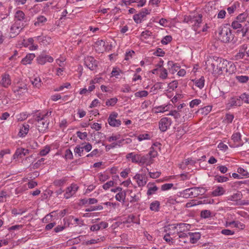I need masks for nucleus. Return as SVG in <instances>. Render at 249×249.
<instances>
[{"mask_svg":"<svg viewBox=\"0 0 249 249\" xmlns=\"http://www.w3.org/2000/svg\"><path fill=\"white\" fill-rule=\"evenodd\" d=\"M51 111L47 112L43 115L36 116L35 121L37 122L36 125L40 132H44L48 127L49 122L46 120V116L51 115Z\"/></svg>","mask_w":249,"mask_h":249,"instance_id":"nucleus-1","label":"nucleus"},{"mask_svg":"<svg viewBox=\"0 0 249 249\" xmlns=\"http://www.w3.org/2000/svg\"><path fill=\"white\" fill-rule=\"evenodd\" d=\"M206 189L203 187H193L186 189L181 192V195L184 198L189 197H196L200 195H204Z\"/></svg>","mask_w":249,"mask_h":249,"instance_id":"nucleus-2","label":"nucleus"},{"mask_svg":"<svg viewBox=\"0 0 249 249\" xmlns=\"http://www.w3.org/2000/svg\"><path fill=\"white\" fill-rule=\"evenodd\" d=\"M219 61H220V58L216 56L208 57L205 62L206 69L209 71L218 73L217 67H220V66H218L219 63H220Z\"/></svg>","mask_w":249,"mask_h":249,"instance_id":"nucleus-3","label":"nucleus"},{"mask_svg":"<svg viewBox=\"0 0 249 249\" xmlns=\"http://www.w3.org/2000/svg\"><path fill=\"white\" fill-rule=\"evenodd\" d=\"M218 38L224 43H228L233 39V35L230 29L224 27L219 32Z\"/></svg>","mask_w":249,"mask_h":249,"instance_id":"nucleus-4","label":"nucleus"},{"mask_svg":"<svg viewBox=\"0 0 249 249\" xmlns=\"http://www.w3.org/2000/svg\"><path fill=\"white\" fill-rule=\"evenodd\" d=\"M202 15L201 14H194L193 15L185 16L184 22L192 24L193 26H199L202 21Z\"/></svg>","mask_w":249,"mask_h":249,"instance_id":"nucleus-5","label":"nucleus"},{"mask_svg":"<svg viewBox=\"0 0 249 249\" xmlns=\"http://www.w3.org/2000/svg\"><path fill=\"white\" fill-rule=\"evenodd\" d=\"M231 27L234 30H237L238 33H241L243 37L245 36L249 31V26L246 25L245 22H238L236 20L231 23Z\"/></svg>","mask_w":249,"mask_h":249,"instance_id":"nucleus-6","label":"nucleus"},{"mask_svg":"<svg viewBox=\"0 0 249 249\" xmlns=\"http://www.w3.org/2000/svg\"><path fill=\"white\" fill-rule=\"evenodd\" d=\"M26 25V24H24L23 22L21 23L16 21L10 28L11 36H13V37L17 36Z\"/></svg>","mask_w":249,"mask_h":249,"instance_id":"nucleus-7","label":"nucleus"},{"mask_svg":"<svg viewBox=\"0 0 249 249\" xmlns=\"http://www.w3.org/2000/svg\"><path fill=\"white\" fill-rule=\"evenodd\" d=\"M190 228V225L186 223H179L177 225L173 224L168 226L169 230L177 229L178 233H185L184 232L189 230Z\"/></svg>","mask_w":249,"mask_h":249,"instance_id":"nucleus-8","label":"nucleus"},{"mask_svg":"<svg viewBox=\"0 0 249 249\" xmlns=\"http://www.w3.org/2000/svg\"><path fill=\"white\" fill-rule=\"evenodd\" d=\"M14 92L19 96H21L27 92V85L25 83H18L13 88Z\"/></svg>","mask_w":249,"mask_h":249,"instance_id":"nucleus-9","label":"nucleus"},{"mask_svg":"<svg viewBox=\"0 0 249 249\" xmlns=\"http://www.w3.org/2000/svg\"><path fill=\"white\" fill-rule=\"evenodd\" d=\"M189 236L188 232L177 233L174 236L175 242H177L180 246H183V244L189 242Z\"/></svg>","mask_w":249,"mask_h":249,"instance_id":"nucleus-10","label":"nucleus"},{"mask_svg":"<svg viewBox=\"0 0 249 249\" xmlns=\"http://www.w3.org/2000/svg\"><path fill=\"white\" fill-rule=\"evenodd\" d=\"M172 123V122L170 118L163 117L160 120L159 123V128L161 131L165 132L169 128Z\"/></svg>","mask_w":249,"mask_h":249,"instance_id":"nucleus-11","label":"nucleus"},{"mask_svg":"<svg viewBox=\"0 0 249 249\" xmlns=\"http://www.w3.org/2000/svg\"><path fill=\"white\" fill-rule=\"evenodd\" d=\"M118 114L116 112L111 113L108 118V123L110 126L118 127L121 124V121L120 120L116 119Z\"/></svg>","mask_w":249,"mask_h":249,"instance_id":"nucleus-12","label":"nucleus"},{"mask_svg":"<svg viewBox=\"0 0 249 249\" xmlns=\"http://www.w3.org/2000/svg\"><path fill=\"white\" fill-rule=\"evenodd\" d=\"M86 66L90 70H94L97 67V61L92 56H87L85 59Z\"/></svg>","mask_w":249,"mask_h":249,"instance_id":"nucleus-13","label":"nucleus"},{"mask_svg":"<svg viewBox=\"0 0 249 249\" xmlns=\"http://www.w3.org/2000/svg\"><path fill=\"white\" fill-rule=\"evenodd\" d=\"M78 189V186L75 184H71V185L67 187L66 192L64 195V197L68 199L74 195Z\"/></svg>","mask_w":249,"mask_h":249,"instance_id":"nucleus-14","label":"nucleus"},{"mask_svg":"<svg viewBox=\"0 0 249 249\" xmlns=\"http://www.w3.org/2000/svg\"><path fill=\"white\" fill-rule=\"evenodd\" d=\"M11 84V80L9 74L5 73L1 75V79L0 81V86L7 88Z\"/></svg>","mask_w":249,"mask_h":249,"instance_id":"nucleus-15","label":"nucleus"},{"mask_svg":"<svg viewBox=\"0 0 249 249\" xmlns=\"http://www.w3.org/2000/svg\"><path fill=\"white\" fill-rule=\"evenodd\" d=\"M134 178L136 180L139 187L144 186L147 182V177L145 174H136Z\"/></svg>","mask_w":249,"mask_h":249,"instance_id":"nucleus-16","label":"nucleus"},{"mask_svg":"<svg viewBox=\"0 0 249 249\" xmlns=\"http://www.w3.org/2000/svg\"><path fill=\"white\" fill-rule=\"evenodd\" d=\"M29 154V150L23 148H18L14 154L13 155V159H16L18 158H21Z\"/></svg>","mask_w":249,"mask_h":249,"instance_id":"nucleus-17","label":"nucleus"},{"mask_svg":"<svg viewBox=\"0 0 249 249\" xmlns=\"http://www.w3.org/2000/svg\"><path fill=\"white\" fill-rule=\"evenodd\" d=\"M15 18L17 19L16 21L18 22H23L24 24H26L27 21V18L25 17L24 13L20 10H18L15 15Z\"/></svg>","mask_w":249,"mask_h":249,"instance_id":"nucleus-18","label":"nucleus"},{"mask_svg":"<svg viewBox=\"0 0 249 249\" xmlns=\"http://www.w3.org/2000/svg\"><path fill=\"white\" fill-rule=\"evenodd\" d=\"M37 60L39 64L44 65L46 62H52L53 61V58L48 55H41L37 57Z\"/></svg>","mask_w":249,"mask_h":249,"instance_id":"nucleus-19","label":"nucleus"},{"mask_svg":"<svg viewBox=\"0 0 249 249\" xmlns=\"http://www.w3.org/2000/svg\"><path fill=\"white\" fill-rule=\"evenodd\" d=\"M189 242L191 243H196L200 238V234L199 232H188Z\"/></svg>","mask_w":249,"mask_h":249,"instance_id":"nucleus-20","label":"nucleus"},{"mask_svg":"<svg viewBox=\"0 0 249 249\" xmlns=\"http://www.w3.org/2000/svg\"><path fill=\"white\" fill-rule=\"evenodd\" d=\"M140 154H136L134 152H131L128 153L126 156V158L128 160H131V161L133 163H139V160L140 158Z\"/></svg>","mask_w":249,"mask_h":249,"instance_id":"nucleus-21","label":"nucleus"},{"mask_svg":"<svg viewBox=\"0 0 249 249\" xmlns=\"http://www.w3.org/2000/svg\"><path fill=\"white\" fill-rule=\"evenodd\" d=\"M248 17V14L245 13H243L242 14H240L239 16H238L236 19L235 20L237 21V22H245V24L247 26H249V22L248 21H247V18Z\"/></svg>","mask_w":249,"mask_h":249,"instance_id":"nucleus-22","label":"nucleus"},{"mask_svg":"<svg viewBox=\"0 0 249 249\" xmlns=\"http://www.w3.org/2000/svg\"><path fill=\"white\" fill-rule=\"evenodd\" d=\"M35 54L34 53H29L26 55V56L22 59L21 63L23 65H27L28 64H31L32 61L35 57Z\"/></svg>","mask_w":249,"mask_h":249,"instance_id":"nucleus-23","label":"nucleus"},{"mask_svg":"<svg viewBox=\"0 0 249 249\" xmlns=\"http://www.w3.org/2000/svg\"><path fill=\"white\" fill-rule=\"evenodd\" d=\"M30 126L28 124H23L20 128L18 135L19 137H24L28 133L29 130Z\"/></svg>","mask_w":249,"mask_h":249,"instance_id":"nucleus-24","label":"nucleus"},{"mask_svg":"<svg viewBox=\"0 0 249 249\" xmlns=\"http://www.w3.org/2000/svg\"><path fill=\"white\" fill-rule=\"evenodd\" d=\"M225 192V190L222 187L218 186L215 188L212 194L213 196H222Z\"/></svg>","mask_w":249,"mask_h":249,"instance_id":"nucleus-25","label":"nucleus"},{"mask_svg":"<svg viewBox=\"0 0 249 249\" xmlns=\"http://www.w3.org/2000/svg\"><path fill=\"white\" fill-rule=\"evenodd\" d=\"M46 21L47 18L45 17L39 16L36 18V20L35 22L34 25L36 26H40L46 22Z\"/></svg>","mask_w":249,"mask_h":249,"instance_id":"nucleus-26","label":"nucleus"},{"mask_svg":"<svg viewBox=\"0 0 249 249\" xmlns=\"http://www.w3.org/2000/svg\"><path fill=\"white\" fill-rule=\"evenodd\" d=\"M147 187L148 188V190L147 192V195L148 196H150L154 194L156 191L158 190V187L154 185L153 184L148 183L147 185Z\"/></svg>","mask_w":249,"mask_h":249,"instance_id":"nucleus-27","label":"nucleus"},{"mask_svg":"<svg viewBox=\"0 0 249 249\" xmlns=\"http://www.w3.org/2000/svg\"><path fill=\"white\" fill-rule=\"evenodd\" d=\"M126 197V193L124 191L117 193L115 196L117 200L120 202H124Z\"/></svg>","mask_w":249,"mask_h":249,"instance_id":"nucleus-28","label":"nucleus"},{"mask_svg":"<svg viewBox=\"0 0 249 249\" xmlns=\"http://www.w3.org/2000/svg\"><path fill=\"white\" fill-rule=\"evenodd\" d=\"M160 203L158 201H154L150 205V209L152 211L158 212L160 210Z\"/></svg>","mask_w":249,"mask_h":249,"instance_id":"nucleus-29","label":"nucleus"},{"mask_svg":"<svg viewBox=\"0 0 249 249\" xmlns=\"http://www.w3.org/2000/svg\"><path fill=\"white\" fill-rule=\"evenodd\" d=\"M33 86L39 88L41 85V81L39 77H35L31 80Z\"/></svg>","mask_w":249,"mask_h":249,"instance_id":"nucleus-30","label":"nucleus"},{"mask_svg":"<svg viewBox=\"0 0 249 249\" xmlns=\"http://www.w3.org/2000/svg\"><path fill=\"white\" fill-rule=\"evenodd\" d=\"M195 163V161L191 159H186L180 164V168L184 169L187 165L189 164L194 165Z\"/></svg>","mask_w":249,"mask_h":249,"instance_id":"nucleus-31","label":"nucleus"},{"mask_svg":"<svg viewBox=\"0 0 249 249\" xmlns=\"http://www.w3.org/2000/svg\"><path fill=\"white\" fill-rule=\"evenodd\" d=\"M219 62L220 63H219L218 66H220V67H217V71H218V72L222 71L223 69L225 68V66H226L227 64L229 63L227 60L222 59L221 58H220V61H219Z\"/></svg>","mask_w":249,"mask_h":249,"instance_id":"nucleus-32","label":"nucleus"},{"mask_svg":"<svg viewBox=\"0 0 249 249\" xmlns=\"http://www.w3.org/2000/svg\"><path fill=\"white\" fill-rule=\"evenodd\" d=\"M150 159L149 158V155H146L144 156H142L140 155V158L139 160V163L140 164H144L150 161Z\"/></svg>","mask_w":249,"mask_h":249,"instance_id":"nucleus-33","label":"nucleus"},{"mask_svg":"<svg viewBox=\"0 0 249 249\" xmlns=\"http://www.w3.org/2000/svg\"><path fill=\"white\" fill-rule=\"evenodd\" d=\"M231 140L234 142H238L241 140V135L239 132L234 133L231 136Z\"/></svg>","mask_w":249,"mask_h":249,"instance_id":"nucleus-34","label":"nucleus"},{"mask_svg":"<svg viewBox=\"0 0 249 249\" xmlns=\"http://www.w3.org/2000/svg\"><path fill=\"white\" fill-rule=\"evenodd\" d=\"M236 79L241 83H245L248 81L249 77L246 75H240L235 77Z\"/></svg>","mask_w":249,"mask_h":249,"instance_id":"nucleus-35","label":"nucleus"},{"mask_svg":"<svg viewBox=\"0 0 249 249\" xmlns=\"http://www.w3.org/2000/svg\"><path fill=\"white\" fill-rule=\"evenodd\" d=\"M130 195L131 197V199L130 200V202L131 203L137 202L140 199V197L138 194L136 195L134 194L132 190L130 191Z\"/></svg>","mask_w":249,"mask_h":249,"instance_id":"nucleus-36","label":"nucleus"},{"mask_svg":"<svg viewBox=\"0 0 249 249\" xmlns=\"http://www.w3.org/2000/svg\"><path fill=\"white\" fill-rule=\"evenodd\" d=\"M179 112H180V111H177L176 110H172L169 113L168 115L173 116L177 121L179 118H180L181 116Z\"/></svg>","mask_w":249,"mask_h":249,"instance_id":"nucleus-37","label":"nucleus"},{"mask_svg":"<svg viewBox=\"0 0 249 249\" xmlns=\"http://www.w3.org/2000/svg\"><path fill=\"white\" fill-rule=\"evenodd\" d=\"M204 77H201L200 78L195 81V84L199 89H202L204 86Z\"/></svg>","mask_w":249,"mask_h":249,"instance_id":"nucleus-38","label":"nucleus"},{"mask_svg":"<svg viewBox=\"0 0 249 249\" xmlns=\"http://www.w3.org/2000/svg\"><path fill=\"white\" fill-rule=\"evenodd\" d=\"M160 77L162 79H165L167 77L168 72L166 69L164 68H160Z\"/></svg>","mask_w":249,"mask_h":249,"instance_id":"nucleus-39","label":"nucleus"},{"mask_svg":"<svg viewBox=\"0 0 249 249\" xmlns=\"http://www.w3.org/2000/svg\"><path fill=\"white\" fill-rule=\"evenodd\" d=\"M229 104L230 105V106H239L240 105V99L231 98L230 100Z\"/></svg>","mask_w":249,"mask_h":249,"instance_id":"nucleus-40","label":"nucleus"},{"mask_svg":"<svg viewBox=\"0 0 249 249\" xmlns=\"http://www.w3.org/2000/svg\"><path fill=\"white\" fill-rule=\"evenodd\" d=\"M232 226L233 227L237 228H239L240 229H243L245 227V226L244 224H242L240 222L238 221H232Z\"/></svg>","mask_w":249,"mask_h":249,"instance_id":"nucleus-41","label":"nucleus"},{"mask_svg":"<svg viewBox=\"0 0 249 249\" xmlns=\"http://www.w3.org/2000/svg\"><path fill=\"white\" fill-rule=\"evenodd\" d=\"M118 101V99L117 98H112L110 99L107 100L106 101V105L107 106H114Z\"/></svg>","mask_w":249,"mask_h":249,"instance_id":"nucleus-42","label":"nucleus"},{"mask_svg":"<svg viewBox=\"0 0 249 249\" xmlns=\"http://www.w3.org/2000/svg\"><path fill=\"white\" fill-rule=\"evenodd\" d=\"M148 92L146 90H142L140 91L136 92L135 93V96L136 97H144L147 96Z\"/></svg>","mask_w":249,"mask_h":249,"instance_id":"nucleus-43","label":"nucleus"},{"mask_svg":"<svg viewBox=\"0 0 249 249\" xmlns=\"http://www.w3.org/2000/svg\"><path fill=\"white\" fill-rule=\"evenodd\" d=\"M147 155H149V158L151 160L152 158H155L157 156L158 152L156 150L154 149L153 147H152Z\"/></svg>","mask_w":249,"mask_h":249,"instance_id":"nucleus-44","label":"nucleus"},{"mask_svg":"<svg viewBox=\"0 0 249 249\" xmlns=\"http://www.w3.org/2000/svg\"><path fill=\"white\" fill-rule=\"evenodd\" d=\"M171 234V232H169V233H166L164 237H163V239L167 242H168V243H170V242L171 243H173V241L174 240L175 241V238H174V236L172 238L170 236V235Z\"/></svg>","mask_w":249,"mask_h":249,"instance_id":"nucleus-45","label":"nucleus"},{"mask_svg":"<svg viewBox=\"0 0 249 249\" xmlns=\"http://www.w3.org/2000/svg\"><path fill=\"white\" fill-rule=\"evenodd\" d=\"M211 213L210 211L205 210L201 211L200 216L204 218H207L210 216Z\"/></svg>","mask_w":249,"mask_h":249,"instance_id":"nucleus-46","label":"nucleus"},{"mask_svg":"<svg viewBox=\"0 0 249 249\" xmlns=\"http://www.w3.org/2000/svg\"><path fill=\"white\" fill-rule=\"evenodd\" d=\"M245 55H246L245 52H244L243 51H241L239 50V53H238L234 56V60H238L239 59H242L244 58V57L245 56Z\"/></svg>","mask_w":249,"mask_h":249,"instance_id":"nucleus-47","label":"nucleus"},{"mask_svg":"<svg viewBox=\"0 0 249 249\" xmlns=\"http://www.w3.org/2000/svg\"><path fill=\"white\" fill-rule=\"evenodd\" d=\"M167 66L168 67V69L170 70L171 69H173V68H176L178 69L180 68V66L177 63H174V62L172 61H169L167 63Z\"/></svg>","mask_w":249,"mask_h":249,"instance_id":"nucleus-48","label":"nucleus"},{"mask_svg":"<svg viewBox=\"0 0 249 249\" xmlns=\"http://www.w3.org/2000/svg\"><path fill=\"white\" fill-rule=\"evenodd\" d=\"M172 37L170 36H166L163 37V38L161 40V42L162 44L166 45L169 42L172 41Z\"/></svg>","mask_w":249,"mask_h":249,"instance_id":"nucleus-49","label":"nucleus"},{"mask_svg":"<svg viewBox=\"0 0 249 249\" xmlns=\"http://www.w3.org/2000/svg\"><path fill=\"white\" fill-rule=\"evenodd\" d=\"M215 180L218 182H224L227 181L228 178L224 176H216L215 177Z\"/></svg>","mask_w":249,"mask_h":249,"instance_id":"nucleus-50","label":"nucleus"},{"mask_svg":"<svg viewBox=\"0 0 249 249\" xmlns=\"http://www.w3.org/2000/svg\"><path fill=\"white\" fill-rule=\"evenodd\" d=\"M66 182V179L65 178H61L59 179L55 180L53 181V184L54 185L57 186H60L63 185Z\"/></svg>","mask_w":249,"mask_h":249,"instance_id":"nucleus-51","label":"nucleus"},{"mask_svg":"<svg viewBox=\"0 0 249 249\" xmlns=\"http://www.w3.org/2000/svg\"><path fill=\"white\" fill-rule=\"evenodd\" d=\"M44 160V158H41V159L39 160L33 164V168L34 169L38 168L43 164V162Z\"/></svg>","mask_w":249,"mask_h":249,"instance_id":"nucleus-52","label":"nucleus"},{"mask_svg":"<svg viewBox=\"0 0 249 249\" xmlns=\"http://www.w3.org/2000/svg\"><path fill=\"white\" fill-rule=\"evenodd\" d=\"M240 98L245 103L249 104V95L246 94V93H244L242 94Z\"/></svg>","mask_w":249,"mask_h":249,"instance_id":"nucleus-53","label":"nucleus"},{"mask_svg":"<svg viewBox=\"0 0 249 249\" xmlns=\"http://www.w3.org/2000/svg\"><path fill=\"white\" fill-rule=\"evenodd\" d=\"M65 157L67 160H72L73 159L72 153L70 149H68L66 150Z\"/></svg>","mask_w":249,"mask_h":249,"instance_id":"nucleus-54","label":"nucleus"},{"mask_svg":"<svg viewBox=\"0 0 249 249\" xmlns=\"http://www.w3.org/2000/svg\"><path fill=\"white\" fill-rule=\"evenodd\" d=\"M237 172L238 173V174H241L243 176L249 177V173L243 168H238L237 170Z\"/></svg>","mask_w":249,"mask_h":249,"instance_id":"nucleus-55","label":"nucleus"},{"mask_svg":"<svg viewBox=\"0 0 249 249\" xmlns=\"http://www.w3.org/2000/svg\"><path fill=\"white\" fill-rule=\"evenodd\" d=\"M77 137L81 140H85L88 136L87 132H81L80 131H77L76 132Z\"/></svg>","mask_w":249,"mask_h":249,"instance_id":"nucleus-56","label":"nucleus"},{"mask_svg":"<svg viewBox=\"0 0 249 249\" xmlns=\"http://www.w3.org/2000/svg\"><path fill=\"white\" fill-rule=\"evenodd\" d=\"M83 148L82 147H81L79 145H77L75 147V148L74 149V152L75 154H78L79 156H81V154L83 152Z\"/></svg>","mask_w":249,"mask_h":249,"instance_id":"nucleus-57","label":"nucleus"},{"mask_svg":"<svg viewBox=\"0 0 249 249\" xmlns=\"http://www.w3.org/2000/svg\"><path fill=\"white\" fill-rule=\"evenodd\" d=\"M221 233L225 235H232L234 233V231L228 229H223L221 231Z\"/></svg>","mask_w":249,"mask_h":249,"instance_id":"nucleus-58","label":"nucleus"},{"mask_svg":"<svg viewBox=\"0 0 249 249\" xmlns=\"http://www.w3.org/2000/svg\"><path fill=\"white\" fill-rule=\"evenodd\" d=\"M133 19L136 23H138L141 22L143 18L142 17V16L140 13H138V14H135L133 16Z\"/></svg>","mask_w":249,"mask_h":249,"instance_id":"nucleus-59","label":"nucleus"},{"mask_svg":"<svg viewBox=\"0 0 249 249\" xmlns=\"http://www.w3.org/2000/svg\"><path fill=\"white\" fill-rule=\"evenodd\" d=\"M114 181L112 180L108 181L103 185V188L104 189L107 190L110 187L113 186L114 185Z\"/></svg>","mask_w":249,"mask_h":249,"instance_id":"nucleus-60","label":"nucleus"},{"mask_svg":"<svg viewBox=\"0 0 249 249\" xmlns=\"http://www.w3.org/2000/svg\"><path fill=\"white\" fill-rule=\"evenodd\" d=\"M141 35L144 38L147 39L149 36L152 35V33L149 30H145L142 33Z\"/></svg>","mask_w":249,"mask_h":249,"instance_id":"nucleus-61","label":"nucleus"},{"mask_svg":"<svg viewBox=\"0 0 249 249\" xmlns=\"http://www.w3.org/2000/svg\"><path fill=\"white\" fill-rule=\"evenodd\" d=\"M178 83L177 81H173L168 84V88L169 89L174 90L178 87Z\"/></svg>","mask_w":249,"mask_h":249,"instance_id":"nucleus-62","label":"nucleus"},{"mask_svg":"<svg viewBox=\"0 0 249 249\" xmlns=\"http://www.w3.org/2000/svg\"><path fill=\"white\" fill-rule=\"evenodd\" d=\"M50 151L49 146H46L43 149L40 151V155L42 156L46 155Z\"/></svg>","mask_w":249,"mask_h":249,"instance_id":"nucleus-63","label":"nucleus"},{"mask_svg":"<svg viewBox=\"0 0 249 249\" xmlns=\"http://www.w3.org/2000/svg\"><path fill=\"white\" fill-rule=\"evenodd\" d=\"M201 102V101L199 99H194L191 101L190 103V107L191 108L194 107L195 106L199 105Z\"/></svg>","mask_w":249,"mask_h":249,"instance_id":"nucleus-64","label":"nucleus"}]
</instances>
